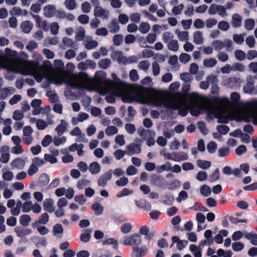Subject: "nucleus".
I'll return each mask as SVG.
<instances>
[{"mask_svg":"<svg viewBox=\"0 0 257 257\" xmlns=\"http://www.w3.org/2000/svg\"><path fill=\"white\" fill-rule=\"evenodd\" d=\"M22 99V96L19 94L14 95L10 100L9 103L11 105H14L18 103Z\"/></svg>","mask_w":257,"mask_h":257,"instance_id":"e2e57ef3","label":"nucleus"},{"mask_svg":"<svg viewBox=\"0 0 257 257\" xmlns=\"http://www.w3.org/2000/svg\"><path fill=\"white\" fill-rule=\"evenodd\" d=\"M112 172V170H109L106 172L103 175H101L98 179V185L99 186H105L107 181L109 180L111 178Z\"/></svg>","mask_w":257,"mask_h":257,"instance_id":"7ed1b4c3","label":"nucleus"},{"mask_svg":"<svg viewBox=\"0 0 257 257\" xmlns=\"http://www.w3.org/2000/svg\"><path fill=\"white\" fill-rule=\"evenodd\" d=\"M15 232L18 237H20L21 239L19 242H23L27 243L28 241V239L25 237L26 235H29L31 234L32 231L31 228H25L23 226H17L15 228Z\"/></svg>","mask_w":257,"mask_h":257,"instance_id":"f03ea898","label":"nucleus"},{"mask_svg":"<svg viewBox=\"0 0 257 257\" xmlns=\"http://www.w3.org/2000/svg\"><path fill=\"white\" fill-rule=\"evenodd\" d=\"M175 33L178 35V38L180 41H187L188 40V32L187 31H180L179 29H176Z\"/></svg>","mask_w":257,"mask_h":257,"instance_id":"b1692460","label":"nucleus"},{"mask_svg":"<svg viewBox=\"0 0 257 257\" xmlns=\"http://www.w3.org/2000/svg\"><path fill=\"white\" fill-rule=\"evenodd\" d=\"M126 152L120 149H118L114 153V155L116 160H120L125 155Z\"/></svg>","mask_w":257,"mask_h":257,"instance_id":"69168bd1","label":"nucleus"},{"mask_svg":"<svg viewBox=\"0 0 257 257\" xmlns=\"http://www.w3.org/2000/svg\"><path fill=\"white\" fill-rule=\"evenodd\" d=\"M123 41V36L120 34H117L113 36V42L116 46H119Z\"/></svg>","mask_w":257,"mask_h":257,"instance_id":"09e8293b","label":"nucleus"},{"mask_svg":"<svg viewBox=\"0 0 257 257\" xmlns=\"http://www.w3.org/2000/svg\"><path fill=\"white\" fill-rule=\"evenodd\" d=\"M137 251H133L136 253V257H143L147 252V248L146 246L143 245L140 248L137 247Z\"/></svg>","mask_w":257,"mask_h":257,"instance_id":"c756f323","label":"nucleus"},{"mask_svg":"<svg viewBox=\"0 0 257 257\" xmlns=\"http://www.w3.org/2000/svg\"><path fill=\"white\" fill-rule=\"evenodd\" d=\"M194 42L196 44H201L203 42L202 33L200 31H196L193 34Z\"/></svg>","mask_w":257,"mask_h":257,"instance_id":"aec40b11","label":"nucleus"},{"mask_svg":"<svg viewBox=\"0 0 257 257\" xmlns=\"http://www.w3.org/2000/svg\"><path fill=\"white\" fill-rule=\"evenodd\" d=\"M217 130L221 135H226L229 131V127L226 125H219L217 126Z\"/></svg>","mask_w":257,"mask_h":257,"instance_id":"ea45409f","label":"nucleus"},{"mask_svg":"<svg viewBox=\"0 0 257 257\" xmlns=\"http://www.w3.org/2000/svg\"><path fill=\"white\" fill-rule=\"evenodd\" d=\"M246 43L250 48H253L255 45V39L252 36H249L246 38Z\"/></svg>","mask_w":257,"mask_h":257,"instance_id":"774afa93","label":"nucleus"},{"mask_svg":"<svg viewBox=\"0 0 257 257\" xmlns=\"http://www.w3.org/2000/svg\"><path fill=\"white\" fill-rule=\"evenodd\" d=\"M214 117L218 118L217 122L219 123H227L228 122V117L227 116L220 115L218 113H213Z\"/></svg>","mask_w":257,"mask_h":257,"instance_id":"bb28decb","label":"nucleus"},{"mask_svg":"<svg viewBox=\"0 0 257 257\" xmlns=\"http://www.w3.org/2000/svg\"><path fill=\"white\" fill-rule=\"evenodd\" d=\"M236 59L239 61H242L245 58V53L241 50H236L234 52Z\"/></svg>","mask_w":257,"mask_h":257,"instance_id":"4c0bfd02","label":"nucleus"},{"mask_svg":"<svg viewBox=\"0 0 257 257\" xmlns=\"http://www.w3.org/2000/svg\"><path fill=\"white\" fill-rule=\"evenodd\" d=\"M225 82L231 88L239 87L241 80L237 77H230L225 80Z\"/></svg>","mask_w":257,"mask_h":257,"instance_id":"1a4fd4ad","label":"nucleus"},{"mask_svg":"<svg viewBox=\"0 0 257 257\" xmlns=\"http://www.w3.org/2000/svg\"><path fill=\"white\" fill-rule=\"evenodd\" d=\"M49 221V215L47 212L43 213L38 221H35V223H41L46 224Z\"/></svg>","mask_w":257,"mask_h":257,"instance_id":"473e14b6","label":"nucleus"},{"mask_svg":"<svg viewBox=\"0 0 257 257\" xmlns=\"http://www.w3.org/2000/svg\"><path fill=\"white\" fill-rule=\"evenodd\" d=\"M232 247L234 251H238L243 248L244 244L241 242H235L232 243Z\"/></svg>","mask_w":257,"mask_h":257,"instance_id":"6e6d98bb","label":"nucleus"},{"mask_svg":"<svg viewBox=\"0 0 257 257\" xmlns=\"http://www.w3.org/2000/svg\"><path fill=\"white\" fill-rule=\"evenodd\" d=\"M49 182V177L47 174H42L39 178L38 181V186L42 187L46 186Z\"/></svg>","mask_w":257,"mask_h":257,"instance_id":"9b49d317","label":"nucleus"},{"mask_svg":"<svg viewBox=\"0 0 257 257\" xmlns=\"http://www.w3.org/2000/svg\"><path fill=\"white\" fill-rule=\"evenodd\" d=\"M63 231V228L61 224L57 223L53 226V232L54 235L58 233H62Z\"/></svg>","mask_w":257,"mask_h":257,"instance_id":"4d7b16f0","label":"nucleus"},{"mask_svg":"<svg viewBox=\"0 0 257 257\" xmlns=\"http://www.w3.org/2000/svg\"><path fill=\"white\" fill-rule=\"evenodd\" d=\"M207 149L210 153H214L217 149V144L214 142H210L207 145Z\"/></svg>","mask_w":257,"mask_h":257,"instance_id":"3c124183","label":"nucleus"},{"mask_svg":"<svg viewBox=\"0 0 257 257\" xmlns=\"http://www.w3.org/2000/svg\"><path fill=\"white\" fill-rule=\"evenodd\" d=\"M111 29L110 31L111 33H115L118 32L119 30V26L117 21L115 20H112L111 22Z\"/></svg>","mask_w":257,"mask_h":257,"instance_id":"8fccbe9b","label":"nucleus"},{"mask_svg":"<svg viewBox=\"0 0 257 257\" xmlns=\"http://www.w3.org/2000/svg\"><path fill=\"white\" fill-rule=\"evenodd\" d=\"M150 29V25L148 23L142 22L140 24L139 31L143 34L147 33Z\"/></svg>","mask_w":257,"mask_h":257,"instance_id":"7c9ffc66","label":"nucleus"},{"mask_svg":"<svg viewBox=\"0 0 257 257\" xmlns=\"http://www.w3.org/2000/svg\"><path fill=\"white\" fill-rule=\"evenodd\" d=\"M198 128L203 135H206L208 133V130L206 128V124L204 121H200L197 123Z\"/></svg>","mask_w":257,"mask_h":257,"instance_id":"58836bf2","label":"nucleus"},{"mask_svg":"<svg viewBox=\"0 0 257 257\" xmlns=\"http://www.w3.org/2000/svg\"><path fill=\"white\" fill-rule=\"evenodd\" d=\"M127 154L133 155L135 153L139 154L141 152V148L139 144H131L126 147Z\"/></svg>","mask_w":257,"mask_h":257,"instance_id":"423d86ee","label":"nucleus"},{"mask_svg":"<svg viewBox=\"0 0 257 257\" xmlns=\"http://www.w3.org/2000/svg\"><path fill=\"white\" fill-rule=\"evenodd\" d=\"M36 126L39 130H43L47 126V123L44 120L39 119L36 121Z\"/></svg>","mask_w":257,"mask_h":257,"instance_id":"de8ad7c7","label":"nucleus"},{"mask_svg":"<svg viewBox=\"0 0 257 257\" xmlns=\"http://www.w3.org/2000/svg\"><path fill=\"white\" fill-rule=\"evenodd\" d=\"M67 123L63 119L61 120V123L55 128L58 136H61L66 130Z\"/></svg>","mask_w":257,"mask_h":257,"instance_id":"f8f14e48","label":"nucleus"},{"mask_svg":"<svg viewBox=\"0 0 257 257\" xmlns=\"http://www.w3.org/2000/svg\"><path fill=\"white\" fill-rule=\"evenodd\" d=\"M232 69L234 71L241 72H243L245 70L244 66L242 64L238 62L233 64Z\"/></svg>","mask_w":257,"mask_h":257,"instance_id":"052dcab7","label":"nucleus"},{"mask_svg":"<svg viewBox=\"0 0 257 257\" xmlns=\"http://www.w3.org/2000/svg\"><path fill=\"white\" fill-rule=\"evenodd\" d=\"M66 142V138L64 136L61 138L55 137L54 138V144L56 146H58L61 144H64Z\"/></svg>","mask_w":257,"mask_h":257,"instance_id":"0e129e2a","label":"nucleus"},{"mask_svg":"<svg viewBox=\"0 0 257 257\" xmlns=\"http://www.w3.org/2000/svg\"><path fill=\"white\" fill-rule=\"evenodd\" d=\"M207 178V174L205 171H199L196 176V179L200 181H203Z\"/></svg>","mask_w":257,"mask_h":257,"instance_id":"338daca9","label":"nucleus"},{"mask_svg":"<svg viewBox=\"0 0 257 257\" xmlns=\"http://www.w3.org/2000/svg\"><path fill=\"white\" fill-rule=\"evenodd\" d=\"M89 170L92 174H96L100 171V167L96 162L91 163L89 166Z\"/></svg>","mask_w":257,"mask_h":257,"instance_id":"a211bd4d","label":"nucleus"},{"mask_svg":"<svg viewBox=\"0 0 257 257\" xmlns=\"http://www.w3.org/2000/svg\"><path fill=\"white\" fill-rule=\"evenodd\" d=\"M229 154V149L227 147L220 148L218 150V156L220 157H225Z\"/></svg>","mask_w":257,"mask_h":257,"instance_id":"37998d69","label":"nucleus"},{"mask_svg":"<svg viewBox=\"0 0 257 257\" xmlns=\"http://www.w3.org/2000/svg\"><path fill=\"white\" fill-rule=\"evenodd\" d=\"M65 5L66 8L69 10L74 9L76 6L75 0H66L65 1Z\"/></svg>","mask_w":257,"mask_h":257,"instance_id":"864d4df0","label":"nucleus"},{"mask_svg":"<svg viewBox=\"0 0 257 257\" xmlns=\"http://www.w3.org/2000/svg\"><path fill=\"white\" fill-rule=\"evenodd\" d=\"M165 170H171V164L169 162H167L165 164L162 165L161 166H158L157 167V172L159 173H161Z\"/></svg>","mask_w":257,"mask_h":257,"instance_id":"4be33fe9","label":"nucleus"},{"mask_svg":"<svg viewBox=\"0 0 257 257\" xmlns=\"http://www.w3.org/2000/svg\"><path fill=\"white\" fill-rule=\"evenodd\" d=\"M136 205L139 208L149 211L151 209V204L144 199H140L135 201Z\"/></svg>","mask_w":257,"mask_h":257,"instance_id":"39448f33","label":"nucleus"},{"mask_svg":"<svg viewBox=\"0 0 257 257\" xmlns=\"http://www.w3.org/2000/svg\"><path fill=\"white\" fill-rule=\"evenodd\" d=\"M197 164L199 168L205 170L211 166V163L208 161L198 160L197 161Z\"/></svg>","mask_w":257,"mask_h":257,"instance_id":"a878e982","label":"nucleus"},{"mask_svg":"<svg viewBox=\"0 0 257 257\" xmlns=\"http://www.w3.org/2000/svg\"><path fill=\"white\" fill-rule=\"evenodd\" d=\"M152 183L158 187H163L166 185V180L160 175H153L151 176Z\"/></svg>","mask_w":257,"mask_h":257,"instance_id":"20e7f679","label":"nucleus"},{"mask_svg":"<svg viewBox=\"0 0 257 257\" xmlns=\"http://www.w3.org/2000/svg\"><path fill=\"white\" fill-rule=\"evenodd\" d=\"M104 13L105 11L102 7L100 6L95 7L94 10V15L96 17H100L103 16Z\"/></svg>","mask_w":257,"mask_h":257,"instance_id":"a19ab883","label":"nucleus"},{"mask_svg":"<svg viewBox=\"0 0 257 257\" xmlns=\"http://www.w3.org/2000/svg\"><path fill=\"white\" fill-rule=\"evenodd\" d=\"M31 220V218L28 214H23L21 215L20 218V223L24 226H28Z\"/></svg>","mask_w":257,"mask_h":257,"instance_id":"412c9836","label":"nucleus"},{"mask_svg":"<svg viewBox=\"0 0 257 257\" xmlns=\"http://www.w3.org/2000/svg\"><path fill=\"white\" fill-rule=\"evenodd\" d=\"M138 133L141 137H143L145 135L152 137V136H155V132L153 131L150 130H145L143 127L138 128Z\"/></svg>","mask_w":257,"mask_h":257,"instance_id":"5701e85b","label":"nucleus"},{"mask_svg":"<svg viewBox=\"0 0 257 257\" xmlns=\"http://www.w3.org/2000/svg\"><path fill=\"white\" fill-rule=\"evenodd\" d=\"M56 8L53 5L46 6L44 8L45 11L44 15L47 18H51L54 16L55 14Z\"/></svg>","mask_w":257,"mask_h":257,"instance_id":"9d476101","label":"nucleus"},{"mask_svg":"<svg viewBox=\"0 0 257 257\" xmlns=\"http://www.w3.org/2000/svg\"><path fill=\"white\" fill-rule=\"evenodd\" d=\"M32 207V202L31 201H27L22 206V211L23 212H28L31 210Z\"/></svg>","mask_w":257,"mask_h":257,"instance_id":"603ef678","label":"nucleus"},{"mask_svg":"<svg viewBox=\"0 0 257 257\" xmlns=\"http://www.w3.org/2000/svg\"><path fill=\"white\" fill-rule=\"evenodd\" d=\"M142 243V239L140 235L138 234H134L126 237L123 244L125 245H132L133 251H137V247Z\"/></svg>","mask_w":257,"mask_h":257,"instance_id":"f257e3e1","label":"nucleus"},{"mask_svg":"<svg viewBox=\"0 0 257 257\" xmlns=\"http://www.w3.org/2000/svg\"><path fill=\"white\" fill-rule=\"evenodd\" d=\"M190 209L197 210H200L203 212L208 211L207 208L204 207L201 203L199 202L195 203L194 206H192L190 208Z\"/></svg>","mask_w":257,"mask_h":257,"instance_id":"72a5a7b5","label":"nucleus"},{"mask_svg":"<svg viewBox=\"0 0 257 257\" xmlns=\"http://www.w3.org/2000/svg\"><path fill=\"white\" fill-rule=\"evenodd\" d=\"M115 54L118 55L117 62L119 63H122L124 64H127V58L122 55V53L121 51H116Z\"/></svg>","mask_w":257,"mask_h":257,"instance_id":"2f4dec72","label":"nucleus"},{"mask_svg":"<svg viewBox=\"0 0 257 257\" xmlns=\"http://www.w3.org/2000/svg\"><path fill=\"white\" fill-rule=\"evenodd\" d=\"M168 48L171 51L176 52L178 50L179 45L177 40H171L168 43Z\"/></svg>","mask_w":257,"mask_h":257,"instance_id":"c85d7f7f","label":"nucleus"},{"mask_svg":"<svg viewBox=\"0 0 257 257\" xmlns=\"http://www.w3.org/2000/svg\"><path fill=\"white\" fill-rule=\"evenodd\" d=\"M92 209L96 215H100L103 213V207L99 203H95L91 205Z\"/></svg>","mask_w":257,"mask_h":257,"instance_id":"6ab92c4d","label":"nucleus"},{"mask_svg":"<svg viewBox=\"0 0 257 257\" xmlns=\"http://www.w3.org/2000/svg\"><path fill=\"white\" fill-rule=\"evenodd\" d=\"M91 257H112V255L107 250H99L93 253Z\"/></svg>","mask_w":257,"mask_h":257,"instance_id":"cd10ccee","label":"nucleus"},{"mask_svg":"<svg viewBox=\"0 0 257 257\" xmlns=\"http://www.w3.org/2000/svg\"><path fill=\"white\" fill-rule=\"evenodd\" d=\"M245 238L250 240V243L254 245H257V234L254 231L247 233L245 235Z\"/></svg>","mask_w":257,"mask_h":257,"instance_id":"f3484780","label":"nucleus"},{"mask_svg":"<svg viewBox=\"0 0 257 257\" xmlns=\"http://www.w3.org/2000/svg\"><path fill=\"white\" fill-rule=\"evenodd\" d=\"M132 228V226L131 224L124 223L121 226L120 230L123 233H128L131 231Z\"/></svg>","mask_w":257,"mask_h":257,"instance_id":"79ce46f5","label":"nucleus"},{"mask_svg":"<svg viewBox=\"0 0 257 257\" xmlns=\"http://www.w3.org/2000/svg\"><path fill=\"white\" fill-rule=\"evenodd\" d=\"M52 141V137L49 135L45 136L43 140L42 141V145L44 147L48 146Z\"/></svg>","mask_w":257,"mask_h":257,"instance_id":"5fc2aeb1","label":"nucleus"},{"mask_svg":"<svg viewBox=\"0 0 257 257\" xmlns=\"http://www.w3.org/2000/svg\"><path fill=\"white\" fill-rule=\"evenodd\" d=\"M91 230L87 229L84 231L83 233L80 234V239L83 242L86 243L88 242L91 238Z\"/></svg>","mask_w":257,"mask_h":257,"instance_id":"ddd939ff","label":"nucleus"},{"mask_svg":"<svg viewBox=\"0 0 257 257\" xmlns=\"http://www.w3.org/2000/svg\"><path fill=\"white\" fill-rule=\"evenodd\" d=\"M98 66L103 69H107L111 64V61L108 58L102 59L99 61Z\"/></svg>","mask_w":257,"mask_h":257,"instance_id":"393cba45","label":"nucleus"},{"mask_svg":"<svg viewBox=\"0 0 257 257\" xmlns=\"http://www.w3.org/2000/svg\"><path fill=\"white\" fill-rule=\"evenodd\" d=\"M232 25L234 28L239 27L241 25V17L237 14H233L232 17Z\"/></svg>","mask_w":257,"mask_h":257,"instance_id":"2eb2a0df","label":"nucleus"},{"mask_svg":"<svg viewBox=\"0 0 257 257\" xmlns=\"http://www.w3.org/2000/svg\"><path fill=\"white\" fill-rule=\"evenodd\" d=\"M246 84L243 87L245 93L252 94L254 90V82L251 78L247 79Z\"/></svg>","mask_w":257,"mask_h":257,"instance_id":"0eeeda50","label":"nucleus"},{"mask_svg":"<svg viewBox=\"0 0 257 257\" xmlns=\"http://www.w3.org/2000/svg\"><path fill=\"white\" fill-rule=\"evenodd\" d=\"M117 132V128L113 125L108 126L105 130V133L107 136H111L116 134Z\"/></svg>","mask_w":257,"mask_h":257,"instance_id":"c03bdc74","label":"nucleus"},{"mask_svg":"<svg viewBox=\"0 0 257 257\" xmlns=\"http://www.w3.org/2000/svg\"><path fill=\"white\" fill-rule=\"evenodd\" d=\"M255 25L254 21L252 19H247L245 21V28L247 30H252Z\"/></svg>","mask_w":257,"mask_h":257,"instance_id":"a18cd8bd","label":"nucleus"},{"mask_svg":"<svg viewBox=\"0 0 257 257\" xmlns=\"http://www.w3.org/2000/svg\"><path fill=\"white\" fill-rule=\"evenodd\" d=\"M54 201L51 198L46 199L43 202L44 209L50 213H52L54 211L53 207Z\"/></svg>","mask_w":257,"mask_h":257,"instance_id":"6e6552de","label":"nucleus"},{"mask_svg":"<svg viewBox=\"0 0 257 257\" xmlns=\"http://www.w3.org/2000/svg\"><path fill=\"white\" fill-rule=\"evenodd\" d=\"M216 63L217 61L215 58L206 59L203 61V65L206 67H212L216 65Z\"/></svg>","mask_w":257,"mask_h":257,"instance_id":"f704fd0d","label":"nucleus"},{"mask_svg":"<svg viewBox=\"0 0 257 257\" xmlns=\"http://www.w3.org/2000/svg\"><path fill=\"white\" fill-rule=\"evenodd\" d=\"M220 177V173L219 169L217 168L215 170L212 174L209 176V180L211 182H215Z\"/></svg>","mask_w":257,"mask_h":257,"instance_id":"c9c22d12","label":"nucleus"},{"mask_svg":"<svg viewBox=\"0 0 257 257\" xmlns=\"http://www.w3.org/2000/svg\"><path fill=\"white\" fill-rule=\"evenodd\" d=\"M179 59L181 62L186 63L191 59V56L187 53H182L179 56Z\"/></svg>","mask_w":257,"mask_h":257,"instance_id":"13d9d810","label":"nucleus"},{"mask_svg":"<svg viewBox=\"0 0 257 257\" xmlns=\"http://www.w3.org/2000/svg\"><path fill=\"white\" fill-rule=\"evenodd\" d=\"M25 164V162L24 160L22 158H18L13 160L11 163V165L13 167L22 169Z\"/></svg>","mask_w":257,"mask_h":257,"instance_id":"dca6fc26","label":"nucleus"},{"mask_svg":"<svg viewBox=\"0 0 257 257\" xmlns=\"http://www.w3.org/2000/svg\"><path fill=\"white\" fill-rule=\"evenodd\" d=\"M212 45L215 50H220L224 47V43L220 40H217L213 42Z\"/></svg>","mask_w":257,"mask_h":257,"instance_id":"bf43d9fd","label":"nucleus"},{"mask_svg":"<svg viewBox=\"0 0 257 257\" xmlns=\"http://www.w3.org/2000/svg\"><path fill=\"white\" fill-rule=\"evenodd\" d=\"M218 27L220 30L225 31L229 29V24L226 21H222L219 22Z\"/></svg>","mask_w":257,"mask_h":257,"instance_id":"49530a36","label":"nucleus"},{"mask_svg":"<svg viewBox=\"0 0 257 257\" xmlns=\"http://www.w3.org/2000/svg\"><path fill=\"white\" fill-rule=\"evenodd\" d=\"M246 147H245V146L244 145H240L239 146H238L235 150V153L238 155V156H240L243 153H245L246 152Z\"/></svg>","mask_w":257,"mask_h":257,"instance_id":"680f3d73","label":"nucleus"},{"mask_svg":"<svg viewBox=\"0 0 257 257\" xmlns=\"http://www.w3.org/2000/svg\"><path fill=\"white\" fill-rule=\"evenodd\" d=\"M33 26V24L32 22L26 21L22 23L21 27L24 33L28 34L31 32Z\"/></svg>","mask_w":257,"mask_h":257,"instance_id":"4468645a","label":"nucleus"},{"mask_svg":"<svg viewBox=\"0 0 257 257\" xmlns=\"http://www.w3.org/2000/svg\"><path fill=\"white\" fill-rule=\"evenodd\" d=\"M200 192L203 196H208L211 194V190L207 185H203L200 187Z\"/></svg>","mask_w":257,"mask_h":257,"instance_id":"e433bc0d","label":"nucleus"}]
</instances>
